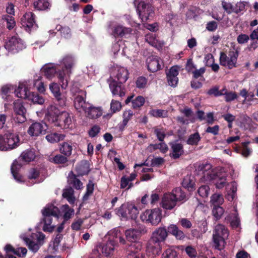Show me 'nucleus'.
Here are the masks:
<instances>
[{
	"instance_id": "obj_1",
	"label": "nucleus",
	"mask_w": 258,
	"mask_h": 258,
	"mask_svg": "<svg viewBox=\"0 0 258 258\" xmlns=\"http://www.w3.org/2000/svg\"><path fill=\"white\" fill-rule=\"evenodd\" d=\"M199 169L203 182L213 180L216 187L218 189H221L227 185L225 174L219 172L218 169H213L210 164H203L199 166Z\"/></svg>"
},
{
	"instance_id": "obj_2",
	"label": "nucleus",
	"mask_w": 258,
	"mask_h": 258,
	"mask_svg": "<svg viewBox=\"0 0 258 258\" xmlns=\"http://www.w3.org/2000/svg\"><path fill=\"white\" fill-rule=\"evenodd\" d=\"M58 64L47 63L42 67L41 71L43 76L49 80H52L56 76L61 89L66 90L69 84L68 77L65 75L64 69H58Z\"/></svg>"
},
{
	"instance_id": "obj_3",
	"label": "nucleus",
	"mask_w": 258,
	"mask_h": 258,
	"mask_svg": "<svg viewBox=\"0 0 258 258\" xmlns=\"http://www.w3.org/2000/svg\"><path fill=\"white\" fill-rule=\"evenodd\" d=\"M47 118L54 125L65 128L70 127L72 119L70 114L66 111H60L56 106L50 105L48 108Z\"/></svg>"
},
{
	"instance_id": "obj_4",
	"label": "nucleus",
	"mask_w": 258,
	"mask_h": 258,
	"mask_svg": "<svg viewBox=\"0 0 258 258\" xmlns=\"http://www.w3.org/2000/svg\"><path fill=\"white\" fill-rule=\"evenodd\" d=\"M29 229L28 232L21 234V238L26 243L29 249L33 252H36L44 243L45 235L40 232H31Z\"/></svg>"
},
{
	"instance_id": "obj_5",
	"label": "nucleus",
	"mask_w": 258,
	"mask_h": 258,
	"mask_svg": "<svg viewBox=\"0 0 258 258\" xmlns=\"http://www.w3.org/2000/svg\"><path fill=\"white\" fill-rule=\"evenodd\" d=\"M42 213L43 217V231L52 232L55 227V224L52 223V217L57 219L60 213L59 210L53 205L48 204L42 210Z\"/></svg>"
},
{
	"instance_id": "obj_6",
	"label": "nucleus",
	"mask_w": 258,
	"mask_h": 258,
	"mask_svg": "<svg viewBox=\"0 0 258 258\" xmlns=\"http://www.w3.org/2000/svg\"><path fill=\"white\" fill-rule=\"evenodd\" d=\"M140 218L144 223L156 226L162 221V211L159 208L147 209L141 213Z\"/></svg>"
},
{
	"instance_id": "obj_7",
	"label": "nucleus",
	"mask_w": 258,
	"mask_h": 258,
	"mask_svg": "<svg viewBox=\"0 0 258 258\" xmlns=\"http://www.w3.org/2000/svg\"><path fill=\"white\" fill-rule=\"evenodd\" d=\"M21 144L18 135L8 133L0 135V150L11 151L18 148Z\"/></svg>"
},
{
	"instance_id": "obj_8",
	"label": "nucleus",
	"mask_w": 258,
	"mask_h": 258,
	"mask_svg": "<svg viewBox=\"0 0 258 258\" xmlns=\"http://www.w3.org/2000/svg\"><path fill=\"white\" fill-rule=\"evenodd\" d=\"M134 5L137 8V11L143 22L152 19L154 15L153 7L140 0H135Z\"/></svg>"
},
{
	"instance_id": "obj_9",
	"label": "nucleus",
	"mask_w": 258,
	"mask_h": 258,
	"mask_svg": "<svg viewBox=\"0 0 258 258\" xmlns=\"http://www.w3.org/2000/svg\"><path fill=\"white\" fill-rule=\"evenodd\" d=\"M115 211L118 216L125 219L135 220L139 214L138 208L135 205L128 203L122 204Z\"/></svg>"
},
{
	"instance_id": "obj_10",
	"label": "nucleus",
	"mask_w": 258,
	"mask_h": 258,
	"mask_svg": "<svg viewBox=\"0 0 258 258\" xmlns=\"http://www.w3.org/2000/svg\"><path fill=\"white\" fill-rule=\"evenodd\" d=\"M227 229L222 224L217 225L213 231V240L215 247L218 249H222L225 244V238L228 236Z\"/></svg>"
},
{
	"instance_id": "obj_11",
	"label": "nucleus",
	"mask_w": 258,
	"mask_h": 258,
	"mask_svg": "<svg viewBox=\"0 0 258 258\" xmlns=\"http://www.w3.org/2000/svg\"><path fill=\"white\" fill-rule=\"evenodd\" d=\"M137 46L136 43L120 40L113 44L112 51L115 54L120 50V48H122V53L128 56V55L135 52Z\"/></svg>"
},
{
	"instance_id": "obj_12",
	"label": "nucleus",
	"mask_w": 258,
	"mask_h": 258,
	"mask_svg": "<svg viewBox=\"0 0 258 258\" xmlns=\"http://www.w3.org/2000/svg\"><path fill=\"white\" fill-rule=\"evenodd\" d=\"M238 55V52L235 51H229L228 55L224 52H221L220 63L223 66L232 69L236 66Z\"/></svg>"
},
{
	"instance_id": "obj_13",
	"label": "nucleus",
	"mask_w": 258,
	"mask_h": 258,
	"mask_svg": "<svg viewBox=\"0 0 258 258\" xmlns=\"http://www.w3.org/2000/svg\"><path fill=\"white\" fill-rule=\"evenodd\" d=\"M59 62L63 66L62 69H64L65 75L68 77L69 82L70 79V75L72 73V70L76 63L77 59L73 55L67 54L63 56L59 60Z\"/></svg>"
},
{
	"instance_id": "obj_14",
	"label": "nucleus",
	"mask_w": 258,
	"mask_h": 258,
	"mask_svg": "<svg viewBox=\"0 0 258 258\" xmlns=\"http://www.w3.org/2000/svg\"><path fill=\"white\" fill-rule=\"evenodd\" d=\"M5 48L9 51L16 53L25 48V45L22 39L17 35H15L6 42Z\"/></svg>"
},
{
	"instance_id": "obj_15",
	"label": "nucleus",
	"mask_w": 258,
	"mask_h": 258,
	"mask_svg": "<svg viewBox=\"0 0 258 258\" xmlns=\"http://www.w3.org/2000/svg\"><path fill=\"white\" fill-rule=\"evenodd\" d=\"M60 84L55 82H52L49 85V89L53 96L58 101L59 106L63 107L66 105L67 99L66 95L60 92Z\"/></svg>"
},
{
	"instance_id": "obj_16",
	"label": "nucleus",
	"mask_w": 258,
	"mask_h": 258,
	"mask_svg": "<svg viewBox=\"0 0 258 258\" xmlns=\"http://www.w3.org/2000/svg\"><path fill=\"white\" fill-rule=\"evenodd\" d=\"M13 109L16 115L15 121L19 123L24 122L26 120V109L23 102L19 100L15 101L13 103Z\"/></svg>"
},
{
	"instance_id": "obj_17",
	"label": "nucleus",
	"mask_w": 258,
	"mask_h": 258,
	"mask_svg": "<svg viewBox=\"0 0 258 258\" xmlns=\"http://www.w3.org/2000/svg\"><path fill=\"white\" fill-rule=\"evenodd\" d=\"M168 232L165 227H159L156 228L152 233L150 242L155 244H160L166 239Z\"/></svg>"
},
{
	"instance_id": "obj_18",
	"label": "nucleus",
	"mask_w": 258,
	"mask_h": 258,
	"mask_svg": "<svg viewBox=\"0 0 258 258\" xmlns=\"http://www.w3.org/2000/svg\"><path fill=\"white\" fill-rule=\"evenodd\" d=\"M128 71L126 68L122 67H116L113 70L109 80H115L119 83H123L128 79Z\"/></svg>"
},
{
	"instance_id": "obj_19",
	"label": "nucleus",
	"mask_w": 258,
	"mask_h": 258,
	"mask_svg": "<svg viewBox=\"0 0 258 258\" xmlns=\"http://www.w3.org/2000/svg\"><path fill=\"white\" fill-rule=\"evenodd\" d=\"M47 128L45 123L35 122L30 125L27 133L31 137H37L41 134H45Z\"/></svg>"
},
{
	"instance_id": "obj_20",
	"label": "nucleus",
	"mask_w": 258,
	"mask_h": 258,
	"mask_svg": "<svg viewBox=\"0 0 258 258\" xmlns=\"http://www.w3.org/2000/svg\"><path fill=\"white\" fill-rule=\"evenodd\" d=\"M31 93V92L28 88L27 82H20L18 87L15 90V94L16 97L27 100Z\"/></svg>"
},
{
	"instance_id": "obj_21",
	"label": "nucleus",
	"mask_w": 258,
	"mask_h": 258,
	"mask_svg": "<svg viewBox=\"0 0 258 258\" xmlns=\"http://www.w3.org/2000/svg\"><path fill=\"white\" fill-rule=\"evenodd\" d=\"M21 22L26 31H30L36 25L34 14L30 12L26 13L21 18Z\"/></svg>"
},
{
	"instance_id": "obj_22",
	"label": "nucleus",
	"mask_w": 258,
	"mask_h": 258,
	"mask_svg": "<svg viewBox=\"0 0 258 258\" xmlns=\"http://www.w3.org/2000/svg\"><path fill=\"white\" fill-rule=\"evenodd\" d=\"M179 73V67L173 66L171 67L169 71L166 73L167 82L171 87H175L177 86L178 82L177 76Z\"/></svg>"
},
{
	"instance_id": "obj_23",
	"label": "nucleus",
	"mask_w": 258,
	"mask_h": 258,
	"mask_svg": "<svg viewBox=\"0 0 258 258\" xmlns=\"http://www.w3.org/2000/svg\"><path fill=\"white\" fill-rule=\"evenodd\" d=\"M177 201L174 198V196L170 193L164 194L161 202L163 208L166 210H171L176 205Z\"/></svg>"
},
{
	"instance_id": "obj_24",
	"label": "nucleus",
	"mask_w": 258,
	"mask_h": 258,
	"mask_svg": "<svg viewBox=\"0 0 258 258\" xmlns=\"http://www.w3.org/2000/svg\"><path fill=\"white\" fill-rule=\"evenodd\" d=\"M148 70L155 72L161 68V61L157 56H149L147 59Z\"/></svg>"
},
{
	"instance_id": "obj_25",
	"label": "nucleus",
	"mask_w": 258,
	"mask_h": 258,
	"mask_svg": "<svg viewBox=\"0 0 258 258\" xmlns=\"http://www.w3.org/2000/svg\"><path fill=\"white\" fill-rule=\"evenodd\" d=\"M109 87L113 95H118L120 97L125 95L124 89L121 84L116 80H109Z\"/></svg>"
},
{
	"instance_id": "obj_26",
	"label": "nucleus",
	"mask_w": 258,
	"mask_h": 258,
	"mask_svg": "<svg viewBox=\"0 0 258 258\" xmlns=\"http://www.w3.org/2000/svg\"><path fill=\"white\" fill-rule=\"evenodd\" d=\"M22 166L19 160H15L11 166V172L14 179L19 183L24 182V178L19 173V170Z\"/></svg>"
},
{
	"instance_id": "obj_27",
	"label": "nucleus",
	"mask_w": 258,
	"mask_h": 258,
	"mask_svg": "<svg viewBox=\"0 0 258 258\" xmlns=\"http://www.w3.org/2000/svg\"><path fill=\"white\" fill-rule=\"evenodd\" d=\"M238 125L245 130L251 129L255 127V124L253 123L252 119L247 115L241 114L238 119Z\"/></svg>"
},
{
	"instance_id": "obj_28",
	"label": "nucleus",
	"mask_w": 258,
	"mask_h": 258,
	"mask_svg": "<svg viewBox=\"0 0 258 258\" xmlns=\"http://www.w3.org/2000/svg\"><path fill=\"white\" fill-rule=\"evenodd\" d=\"M117 243L113 239H109L101 246V252L106 256L112 255L114 252L115 246Z\"/></svg>"
},
{
	"instance_id": "obj_29",
	"label": "nucleus",
	"mask_w": 258,
	"mask_h": 258,
	"mask_svg": "<svg viewBox=\"0 0 258 258\" xmlns=\"http://www.w3.org/2000/svg\"><path fill=\"white\" fill-rule=\"evenodd\" d=\"M89 104L86 102L83 97L80 95L77 96L74 100V106L80 112L87 111V107H89Z\"/></svg>"
},
{
	"instance_id": "obj_30",
	"label": "nucleus",
	"mask_w": 258,
	"mask_h": 258,
	"mask_svg": "<svg viewBox=\"0 0 258 258\" xmlns=\"http://www.w3.org/2000/svg\"><path fill=\"white\" fill-rule=\"evenodd\" d=\"M132 30L130 28H127L121 25H116L113 30L114 35L118 36L120 37L127 38L131 35Z\"/></svg>"
},
{
	"instance_id": "obj_31",
	"label": "nucleus",
	"mask_w": 258,
	"mask_h": 258,
	"mask_svg": "<svg viewBox=\"0 0 258 258\" xmlns=\"http://www.w3.org/2000/svg\"><path fill=\"white\" fill-rule=\"evenodd\" d=\"M171 151L170 153L171 157L174 159H177L183 154V145L177 142H173L170 144Z\"/></svg>"
},
{
	"instance_id": "obj_32",
	"label": "nucleus",
	"mask_w": 258,
	"mask_h": 258,
	"mask_svg": "<svg viewBox=\"0 0 258 258\" xmlns=\"http://www.w3.org/2000/svg\"><path fill=\"white\" fill-rule=\"evenodd\" d=\"M87 116L90 118H96L102 115V110L100 107H94L89 104V107H87V111H85Z\"/></svg>"
},
{
	"instance_id": "obj_33",
	"label": "nucleus",
	"mask_w": 258,
	"mask_h": 258,
	"mask_svg": "<svg viewBox=\"0 0 258 258\" xmlns=\"http://www.w3.org/2000/svg\"><path fill=\"white\" fill-rule=\"evenodd\" d=\"M59 149L62 154L67 157H69L71 155L72 152V142L71 141L63 142L60 144Z\"/></svg>"
},
{
	"instance_id": "obj_34",
	"label": "nucleus",
	"mask_w": 258,
	"mask_h": 258,
	"mask_svg": "<svg viewBox=\"0 0 258 258\" xmlns=\"http://www.w3.org/2000/svg\"><path fill=\"white\" fill-rule=\"evenodd\" d=\"M36 156V150L34 149H30L23 151L20 157L25 162H29L34 160Z\"/></svg>"
},
{
	"instance_id": "obj_35",
	"label": "nucleus",
	"mask_w": 258,
	"mask_h": 258,
	"mask_svg": "<svg viewBox=\"0 0 258 258\" xmlns=\"http://www.w3.org/2000/svg\"><path fill=\"white\" fill-rule=\"evenodd\" d=\"M168 232L174 235L176 239L181 240L185 237L184 233L174 224H171L168 227Z\"/></svg>"
},
{
	"instance_id": "obj_36",
	"label": "nucleus",
	"mask_w": 258,
	"mask_h": 258,
	"mask_svg": "<svg viewBox=\"0 0 258 258\" xmlns=\"http://www.w3.org/2000/svg\"><path fill=\"white\" fill-rule=\"evenodd\" d=\"M140 231L136 229H129L125 231V235L127 240L130 242H135L140 234Z\"/></svg>"
},
{
	"instance_id": "obj_37",
	"label": "nucleus",
	"mask_w": 258,
	"mask_h": 258,
	"mask_svg": "<svg viewBox=\"0 0 258 258\" xmlns=\"http://www.w3.org/2000/svg\"><path fill=\"white\" fill-rule=\"evenodd\" d=\"M13 89V85L10 84L2 86L0 90V94L2 98L5 100H8L10 97V94Z\"/></svg>"
},
{
	"instance_id": "obj_38",
	"label": "nucleus",
	"mask_w": 258,
	"mask_h": 258,
	"mask_svg": "<svg viewBox=\"0 0 258 258\" xmlns=\"http://www.w3.org/2000/svg\"><path fill=\"white\" fill-rule=\"evenodd\" d=\"M33 6L38 11H44L49 9L50 3L49 0H34Z\"/></svg>"
},
{
	"instance_id": "obj_39",
	"label": "nucleus",
	"mask_w": 258,
	"mask_h": 258,
	"mask_svg": "<svg viewBox=\"0 0 258 258\" xmlns=\"http://www.w3.org/2000/svg\"><path fill=\"white\" fill-rule=\"evenodd\" d=\"M227 195L226 198L228 201H232L236 195L237 190V184L235 182H232L227 184L226 187Z\"/></svg>"
},
{
	"instance_id": "obj_40",
	"label": "nucleus",
	"mask_w": 258,
	"mask_h": 258,
	"mask_svg": "<svg viewBox=\"0 0 258 258\" xmlns=\"http://www.w3.org/2000/svg\"><path fill=\"white\" fill-rule=\"evenodd\" d=\"M55 29L61 37L66 39H69L71 37L72 33L69 27L67 26H62L61 25H57Z\"/></svg>"
},
{
	"instance_id": "obj_41",
	"label": "nucleus",
	"mask_w": 258,
	"mask_h": 258,
	"mask_svg": "<svg viewBox=\"0 0 258 258\" xmlns=\"http://www.w3.org/2000/svg\"><path fill=\"white\" fill-rule=\"evenodd\" d=\"M132 242L129 247L126 249L127 256H131L137 251L140 252V251L142 248V244L141 242L136 241L135 242Z\"/></svg>"
},
{
	"instance_id": "obj_42",
	"label": "nucleus",
	"mask_w": 258,
	"mask_h": 258,
	"mask_svg": "<svg viewBox=\"0 0 258 258\" xmlns=\"http://www.w3.org/2000/svg\"><path fill=\"white\" fill-rule=\"evenodd\" d=\"M152 243L150 242L147 246V252L149 256L154 257L160 254L161 248L160 244H156V246H153Z\"/></svg>"
},
{
	"instance_id": "obj_43",
	"label": "nucleus",
	"mask_w": 258,
	"mask_h": 258,
	"mask_svg": "<svg viewBox=\"0 0 258 258\" xmlns=\"http://www.w3.org/2000/svg\"><path fill=\"white\" fill-rule=\"evenodd\" d=\"M68 181L69 184H72L77 189L82 187V183L78 179L72 172H70L68 175Z\"/></svg>"
},
{
	"instance_id": "obj_44",
	"label": "nucleus",
	"mask_w": 258,
	"mask_h": 258,
	"mask_svg": "<svg viewBox=\"0 0 258 258\" xmlns=\"http://www.w3.org/2000/svg\"><path fill=\"white\" fill-rule=\"evenodd\" d=\"M223 203L224 198L222 195L220 194L215 193L213 194L210 198V203L213 207L220 206Z\"/></svg>"
},
{
	"instance_id": "obj_45",
	"label": "nucleus",
	"mask_w": 258,
	"mask_h": 258,
	"mask_svg": "<svg viewBox=\"0 0 258 258\" xmlns=\"http://www.w3.org/2000/svg\"><path fill=\"white\" fill-rule=\"evenodd\" d=\"M64 138V135L56 133L49 134L45 137L47 141L51 143H57L60 141H62Z\"/></svg>"
},
{
	"instance_id": "obj_46",
	"label": "nucleus",
	"mask_w": 258,
	"mask_h": 258,
	"mask_svg": "<svg viewBox=\"0 0 258 258\" xmlns=\"http://www.w3.org/2000/svg\"><path fill=\"white\" fill-rule=\"evenodd\" d=\"M145 40L150 45L155 47L161 46L163 44V43L159 42L155 35L152 33L147 34L145 36Z\"/></svg>"
},
{
	"instance_id": "obj_47",
	"label": "nucleus",
	"mask_w": 258,
	"mask_h": 258,
	"mask_svg": "<svg viewBox=\"0 0 258 258\" xmlns=\"http://www.w3.org/2000/svg\"><path fill=\"white\" fill-rule=\"evenodd\" d=\"M33 86L40 93H44L46 91V86L42 81L41 77H38L33 81Z\"/></svg>"
},
{
	"instance_id": "obj_48",
	"label": "nucleus",
	"mask_w": 258,
	"mask_h": 258,
	"mask_svg": "<svg viewBox=\"0 0 258 258\" xmlns=\"http://www.w3.org/2000/svg\"><path fill=\"white\" fill-rule=\"evenodd\" d=\"M28 100L31 101L34 104H43L44 103V98L37 93L31 92Z\"/></svg>"
},
{
	"instance_id": "obj_49",
	"label": "nucleus",
	"mask_w": 258,
	"mask_h": 258,
	"mask_svg": "<svg viewBox=\"0 0 258 258\" xmlns=\"http://www.w3.org/2000/svg\"><path fill=\"white\" fill-rule=\"evenodd\" d=\"M62 196L66 199L68 202L73 204L75 201V198L74 196V190L72 187L66 188L63 190Z\"/></svg>"
},
{
	"instance_id": "obj_50",
	"label": "nucleus",
	"mask_w": 258,
	"mask_h": 258,
	"mask_svg": "<svg viewBox=\"0 0 258 258\" xmlns=\"http://www.w3.org/2000/svg\"><path fill=\"white\" fill-rule=\"evenodd\" d=\"M61 210L63 213V218L64 219V222L70 219L74 214V210L70 208L68 205L62 206Z\"/></svg>"
},
{
	"instance_id": "obj_51",
	"label": "nucleus",
	"mask_w": 258,
	"mask_h": 258,
	"mask_svg": "<svg viewBox=\"0 0 258 258\" xmlns=\"http://www.w3.org/2000/svg\"><path fill=\"white\" fill-rule=\"evenodd\" d=\"M2 20L7 23V27L9 30L12 29L16 26V21L13 16L4 15Z\"/></svg>"
},
{
	"instance_id": "obj_52",
	"label": "nucleus",
	"mask_w": 258,
	"mask_h": 258,
	"mask_svg": "<svg viewBox=\"0 0 258 258\" xmlns=\"http://www.w3.org/2000/svg\"><path fill=\"white\" fill-rule=\"evenodd\" d=\"M195 185V182L192 177L187 176L184 178L182 186L187 188L189 191H192L194 189Z\"/></svg>"
},
{
	"instance_id": "obj_53",
	"label": "nucleus",
	"mask_w": 258,
	"mask_h": 258,
	"mask_svg": "<svg viewBox=\"0 0 258 258\" xmlns=\"http://www.w3.org/2000/svg\"><path fill=\"white\" fill-rule=\"evenodd\" d=\"M170 193L174 196V198L177 201H181L185 200L186 199V195L185 193L182 190V189L180 187H177L174 188L172 192Z\"/></svg>"
},
{
	"instance_id": "obj_54",
	"label": "nucleus",
	"mask_w": 258,
	"mask_h": 258,
	"mask_svg": "<svg viewBox=\"0 0 258 258\" xmlns=\"http://www.w3.org/2000/svg\"><path fill=\"white\" fill-rule=\"evenodd\" d=\"M224 91L223 92V95L225 96V100L226 102H231L236 99L238 95L237 94L233 91H227L225 88H223Z\"/></svg>"
},
{
	"instance_id": "obj_55",
	"label": "nucleus",
	"mask_w": 258,
	"mask_h": 258,
	"mask_svg": "<svg viewBox=\"0 0 258 258\" xmlns=\"http://www.w3.org/2000/svg\"><path fill=\"white\" fill-rule=\"evenodd\" d=\"M149 114L155 117H165L167 116V112L162 109H151Z\"/></svg>"
},
{
	"instance_id": "obj_56",
	"label": "nucleus",
	"mask_w": 258,
	"mask_h": 258,
	"mask_svg": "<svg viewBox=\"0 0 258 258\" xmlns=\"http://www.w3.org/2000/svg\"><path fill=\"white\" fill-rule=\"evenodd\" d=\"M201 140V137L198 133H195L190 135L187 140V143L190 145H197Z\"/></svg>"
},
{
	"instance_id": "obj_57",
	"label": "nucleus",
	"mask_w": 258,
	"mask_h": 258,
	"mask_svg": "<svg viewBox=\"0 0 258 258\" xmlns=\"http://www.w3.org/2000/svg\"><path fill=\"white\" fill-rule=\"evenodd\" d=\"M224 212V210L221 206H214L212 209L213 216L216 220L220 219Z\"/></svg>"
},
{
	"instance_id": "obj_58",
	"label": "nucleus",
	"mask_w": 258,
	"mask_h": 258,
	"mask_svg": "<svg viewBox=\"0 0 258 258\" xmlns=\"http://www.w3.org/2000/svg\"><path fill=\"white\" fill-rule=\"evenodd\" d=\"M79 174L83 175L87 174L89 171V166L87 162L82 163L76 167Z\"/></svg>"
},
{
	"instance_id": "obj_59",
	"label": "nucleus",
	"mask_w": 258,
	"mask_h": 258,
	"mask_svg": "<svg viewBox=\"0 0 258 258\" xmlns=\"http://www.w3.org/2000/svg\"><path fill=\"white\" fill-rule=\"evenodd\" d=\"M132 107L134 108H140L145 103V99L143 97L139 96L132 101Z\"/></svg>"
},
{
	"instance_id": "obj_60",
	"label": "nucleus",
	"mask_w": 258,
	"mask_h": 258,
	"mask_svg": "<svg viewBox=\"0 0 258 258\" xmlns=\"http://www.w3.org/2000/svg\"><path fill=\"white\" fill-rule=\"evenodd\" d=\"M121 103L117 100H112L110 103V110L112 113L119 111L121 109Z\"/></svg>"
},
{
	"instance_id": "obj_61",
	"label": "nucleus",
	"mask_w": 258,
	"mask_h": 258,
	"mask_svg": "<svg viewBox=\"0 0 258 258\" xmlns=\"http://www.w3.org/2000/svg\"><path fill=\"white\" fill-rule=\"evenodd\" d=\"M210 187L208 185H202L198 189L199 195L202 198H207L210 193Z\"/></svg>"
},
{
	"instance_id": "obj_62",
	"label": "nucleus",
	"mask_w": 258,
	"mask_h": 258,
	"mask_svg": "<svg viewBox=\"0 0 258 258\" xmlns=\"http://www.w3.org/2000/svg\"><path fill=\"white\" fill-rule=\"evenodd\" d=\"M162 258H178L176 251L171 248L167 249L163 254Z\"/></svg>"
},
{
	"instance_id": "obj_63",
	"label": "nucleus",
	"mask_w": 258,
	"mask_h": 258,
	"mask_svg": "<svg viewBox=\"0 0 258 258\" xmlns=\"http://www.w3.org/2000/svg\"><path fill=\"white\" fill-rule=\"evenodd\" d=\"M154 133L156 134L158 139L163 142L165 137V132L164 128L155 127L154 128Z\"/></svg>"
},
{
	"instance_id": "obj_64",
	"label": "nucleus",
	"mask_w": 258,
	"mask_h": 258,
	"mask_svg": "<svg viewBox=\"0 0 258 258\" xmlns=\"http://www.w3.org/2000/svg\"><path fill=\"white\" fill-rule=\"evenodd\" d=\"M147 79L145 77H139L136 81L137 87L140 89H143L146 87Z\"/></svg>"
}]
</instances>
